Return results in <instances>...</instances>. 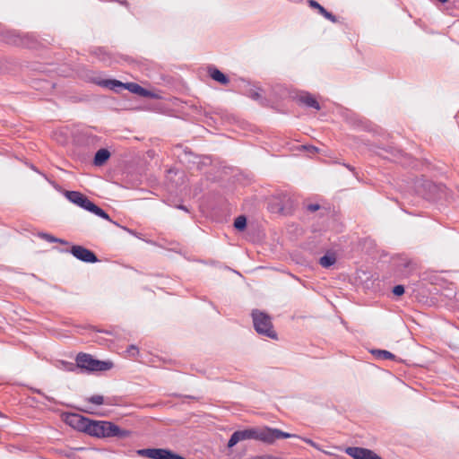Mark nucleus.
I'll use <instances>...</instances> for the list:
<instances>
[{
  "mask_svg": "<svg viewBox=\"0 0 459 459\" xmlns=\"http://www.w3.org/2000/svg\"><path fill=\"white\" fill-rule=\"evenodd\" d=\"M39 237L44 240H47L48 242L49 243H61V244H67L66 241L61 239V238H57L48 233H45V232H40L39 233Z\"/></svg>",
  "mask_w": 459,
  "mask_h": 459,
  "instance_id": "obj_17",
  "label": "nucleus"
},
{
  "mask_svg": "<svg viewBox=\"0 0 459 459\" xmlns=\"http://www.w3.org/2000/svg\"><path fill=\"white\" fill-rule=\"evenodd\" d=\"M295 99L299 103H301L308 108H313L316 110H319L321 108L317 100L307 91H300V92L297 93V95L295 96Z\"/></svg>",
  "mask_w": 459,
  "mask_h": 459,
  "instance_id": "obj_10",
  "label": "nucleus"
},
{
  "mask_svg": "<svg viewBox=\"0 0 459 459\" xmlns=\"http://www.w3.org/2000/svg\"><path fill=\"white\" fill-rule=\"evenodd\" d=\"M88 402L96 404V405H101L104 403V397L100 394H95L88 398Z\"/></svg>",
  "mask_w": 459,
  "mask_h": 459,
  "instance_id": "obj_20",
  "label": "nucleus"
},
{
  "mask_svg": "<svg viewBox=\"0 0 459 459\" xmlns=\"http://www.w3.org/2000/svg\"><path fill=\"white\" fill-rule=\"evenodd\" d=\"M98 85L108 88L116 91H119L121 89H126L132 93L138 94L143 97H148L150 92L143 88L141 85L135 82H122L115 79H105L95 82Z\"/></svg>",
  "mask_w": 459,
  "mask_h": 459,
  "instance_id": "obj_5",
  "label": "nucleus"
},
{
  "mask_svg": "<svg viewBox=\"0 0 459 459\" xmlns=\"http://www.w3.org/2000/svg\"><path fill=\"white\" fill-rule=\"evenodd\" d=\"M88 212L94 213L95 215L105 219L108 221H112L109 215L102 210L100 207L97 206L94 203L91 204V206H89Z\"/></svg>",
  "mask_w": 459,
  "mask_h": 459,
  "instance_id": "obj_15",
  "label": "nucleus"
},
{
  "mask_svg": "<svg viewBox=\"0 0 459 459\" xmlns=\"http://www.w3.org/2000/svg\"><path fill=\"white\" fill-rule=\"evenodd\" d=\"M70 252L75 258L84 263H96L99 261L97 255L91 250L82 246L74 245L71 247Z\"/></svg>",
  "mask_w": 459,
  "mask_h": 459,
  "instance_id": "obj_7",
  "label": "nucleus"
},
{
  "mask_svg": "<svg viewBox=\"0 0 459 459\" xmlns=\"http://www.w3.org/2000/svg\"><path fill=\"white\" fill-rule=\"evenodd\" d=\"M110 157V152L107 149H100L94 156L93 164L102 166Z\"/></svg>",
  "mask_w": 459,
  "mask_h": 459,
  "instance_id": "obj_13",
  "label": "nucleus"
},
{
  "mask_svg": "<svg viewBox=\"0 0 459 459\" xmlns=\"http://www.w3.org/2000/svg\"><path fill=\"white\" fill-rule=\"evenodd\" d=\"M347 168L350 169V170H352L353 169L351 167V166H347Z\"/></svg>",
  "mask_w": 459,
  "mask_h": 459,
  "instance_id": "obj_31",
  "label": "nucleus"
},
{
  "mask_svg": "<svg viewBox=\"0 0 459 459\" xmlns=\"http://www.w3.org/2000/svg\"><path fill=\"white\" fill-rule=\"evenodd\" d=\"M336 262L334 254H326L319 259V264L324 268H329Z\"/></svg>",
  "mask_w": 459,
  "mask_h": 459,
  "instance_id": "obj_14",
  "label": "nucleus"
},
{
  "mask_svg": "<svg viewBox=\"0 0 459 459\" xmlns=\"http://www.w3.org/2000/svg\"><path fill=\"white\" fill-rule=\"evenodd\" d=\"M65 421L73 429L97 438L124 439L132 434L130 430L121 429L111 421L91 420L78 413H67Z\"/></svg>",
  "mask_w": 459,
  "mask_h": 459,
  "instance_id": "obj_1",
  "label": "nucleus"
},
{
  "mask_svg": "<svg viewBox=\"0 0 459 459\" xmlns=\"http://www.w3.org/2000/svg\"><path fill=\"white\" fill-rule=\"evenodd\" d=\"M307 149L310 150L311 152H317V148L315 146H309Z\"/></svg>",
  "mask_w": 459,
  "mask_h": 459,
  "instance_id": "obj_29",
  "label": "nucleus"
},
{
  "mask_svg": "<svg viewBox=\"0 0 459 459\" xmlns=\"http://www.w3.org/2000/svg\"><path fill=\"white\" fill-rule=\"evenodd\" d=\"M75 361L81 371L88 373L108 371L114 366L110 360H100L94 359L92 355L83 352L77 354Z\"/></svg>",
  "mask_w": 459,
  "mask_h": 459,
  "instance_id": "obj_3",
  "label": "nucleus"
},
{
  "mask_svg": "<svg viewBox=\"0 0 459 459\" xmlns=\"http://www.w3.org/2000/svg\"><path fill=\"white\" fill-rule=\"evenodd\" d=\"M296 437V435L270 427L251 428L233 432L229 439L228 447L231 448L238 442L247 439H255L265 444H273L278 439Z\"/></svg>",
  "mask_w": 459,
  "mask_h": 459,
  "instance_id": "obj_2",
  "label": "nucleus"
},
{
  "mask_svg": "<svg viewBox=\"0 0 459 459\" xmlns=\"http://www.w3.org/2000/svg\"><path fill=\"white\" fill-rule=\"evenodd\" d=\"M371 353L379 359H394L395 356L392 352L385 350H372Z\"/></svg>",
  "mask_w": 459,
  "mask_h": 459,
  "instance_id": "obj_16",
  "label": "nucleus"
},
{
  "mask_svg": "<svg viewBox=\"0 0 459 459\" xmlns=\"http://www.w3.org/2000/svg\"><path fill=\"white\" fill-rule=\"evenodd\" d=\"M424 186H427V187H428V188H429V189H430L431 187H434V186H434L431 182H429V181H426V182L424 183Z\"/></svg>",
  "mask_w": 459,
  "mask_h": 459,
  "instance_id": "obj_27",
  "label": "nucleus"
},
{
  "mask_svg": "<svg viewBox=\"0 0 459 459\" xmlns=\"http://www.w3.org/2000/svg\"><path fill=\"white\" fill-rule=\"evenodd\" d=\"M65 196L73 204L88 211L92 202L83 194L78 191H65Z\"/></svg>",
  "mask_w": 459,
  "mask_h": 459,
  "instance_id": "obj_9",
  "label": "nucleus"
},
{
  "mask_svg": "<svg viewBox=\"0 0 459 459\" xmlns=\"http://www.w3.org/2000/svg\"><path fill=\"white\" fill-rule=\"evenodd\" d=\"M393 293L396 296H401L404 293V287L403 285H396L393 289Z\"/></svg>",
  "mask_w": 459,
  "mask_h": 459,
  "instance_id": "obj_21",
  "label": "nucleus"
},
{
  "mask_svg": "<svg viewBox=\"0 0 459 459\" xmlns=\"http://www.w3.org/2000/svg\"><path fill=\"white\" fill-rule=\"evenodd\" d=\"M137 454L149 459H185L183 456L165 448H144L138 450Z\"/></svg>",
  "mask_w": 459,
  "mask_h": 459,
  "instance_id": "obj_6",
  "label": "nucleus"
},
{
  "mask_svg": "<svg viewBox=\"0 0 459 459\" xmlns=\"http://www.w3.org/2000/svg\"><path fill=\"white\" fill-rule=\"evenodd\" d=\"M234 227L238 230H244L247 227V219L245 216L243 215H240L238 217L236 218L235 221H234Z\"/></svg>",
  "mask_w": 459,
  "mask_h": 459,
  "instance_id": "obj_18",
  "label": "nucleus"
},
{
  "mask_svg": "<svg viewBox=\"0 0 459 459\" xmlns=\"http://www.w3.org/2000/svg\"><path fill=\"white\" fill-rule=\"evenodd\" d=\"M305 443H307V445L313 446L314 448L317 449V450H320L322 451V449L320 448L319 445L316 444V442H314L312 439L310 438H307V437H302L301 438Z\"/></svg>",
  "mask_w": 459,
  "mask_h": 459,
  "instance_id": "obj_22",
  "label": "nucleus"
},
{
  "mask_svg": "<svg viewBox=\"0 0 459 459\" xmlns=\"http://www.w3.org/2000/svg\"><path fill=\"white\" fill-rule=\"evenodd\" d=\"M130 356H135L139 353V350L136 346L131 345L126 351Z\"/></svg>",
  "mask_w": 459,
  "mask_h": 459,
  "instance_id": "obj_23",
  "label": "nucleus"
},
{
  "mask_svg": "<svg viewBox=\"0 0 459 459\" xmlns=\"http://www.w3.org/2000/svg\"><path fill=\"white\" fill-rule=\"evenodd\" d=\"M207 73L212 80L220 82L222 85H227L230 82L229 77L215 66H208Z\"/></svg>",
  "mask_w": 459,
  "mask_h": 459,
  "instance_id": "obj_11",
  "label": "nucleus"
},
{
  "mask_svg": "<svg viewBox=\"0 0 459 459\" xmlns=\"http://www.w3.org/2000/svg\"><path fill=\"white\" fill-rule=\"evenodd\" d=\"M411 264V263L410 261L404 263V267H409L410 265Z\"/></svg>",
  "mask_w": 459,
  "mask_h": 459,
  "instance_id": "obj_30",
  "label": "nucleus"
},
{
  "mask_svg": "<svg viewBox=\"0 0 459 459\" xmlns=\"http://www.w3.org/2000/svg\"><path fill=\"white\" fill-rule=\"evenodd\" d=\"M178 208L181 209V210H183L185 212H188V209L185 205H178Z\"/></svg>",
  "mask_w": 459,
  "mask_h": 459,
  "instance_id": "obj_28",
  "label": "nucleus"
},
{
  "mask_svg": "<svg viewBox=\"0 0 459 459\" xmlns=\"http://www.w3.org/2000/svg\"><path fill=\"white\" fill-rule=\"evenodd\" d=\"M39 394L42 395L44 398H46L48 401L49 402H52V403H56V401L54 400V398H51L48 395H46L45 394H43L40 390H37L36 391Z\"/></svg>",
  "mask_w": 459,
  "mask_h": 459,
  "instance_id": "obj_26",
  "label": "nucleus"
},
{
  "mask_svg": "<svg viewBox=\"0 0 459 459\" xmlns=\"http://www.w3.org/2000/svg\"><path fill=\"white\" fill-rule=\"evenodd\" d=\"M61 363L64 366L63 368L65 370H66V371L74 372L77 369H80V368L78 367V363L77 362L75 364H74L72 362L62 361Z\"/></svg>",
  "mask_w": 459,
  "mask_h": 459,
  "instance_id": "obj_19",
  "label": "nucleus"
},
{
  "mask_svg": "<svg viewBox=\"0 0 459 459\" xmlns=\"http://www.w3.org/2000/svg\"><path fill=\"white\" fill-rule=\"evenodd\" d=\"M309 6L315 9H317L319 13L323 15L325 19L329 20L330 22L335 23L337 22V18L335 15H333L332 13L328 12L326 9H325L319 3H317L315 0L309 1Z\"/></svg>",
  "mask_w": 459,
  "mask_h": 459,
  "instance_id": "obj_12",
  "label": "nucleus"
},
{
  "mask_svg": "<svg viewBox=\"0 0 459 459\" xmlns=\"http://www.w3.org/2000/svg\"><path fill=\"white\" fill-rule=\"evenodd\" d=\"M249 96L253 99V100H258L260 98V94L258 93L257 91L255 90H251L250 91V93H249Z\"/></svg>",
  "mask_w": 459,
  "mask_h": 459,
  "instance_id": "obj_25",
  "label": "nucleus"
},
{
  "mask_svg": "<svg viewBox=\"0 0 459 459\" xmlns=\"http://www.w3.org/2000/svg\"><path fill=\"white\" fill-rule=\"evenodd\" d=\"M345 453L353 459H382L374 451L359 446H349Z\"/></svg>",
  "mask_w": 459,
  "mask_h": 459,
  "instance_id": "obj_8",
  "label": "nucleus"
},
{
  "mask_svg": "<svg viewBox=\"0 0 459 459\" xmlns=\"http://www.w3.org/2000/svg\"><path fill=\"white\" fill-rule=\"evenodd\" d=\"M254 328L260 335L271 339H277V333L273 329L272 318L269 315L258 309H254L251 313Z\"/></svg>",
  "mask_w": 459,
  "mask_h": 459,
  "instance_id": "obj_4",
  "label": "nucleus"
},
{
  "mask_svg": "<svg viewBox=\"0 0 459 459\" xmlns=\"http://www.w3.org/2000/svg\"><path fill=\"white\" fill-rule=\"evenodd\" d=\"M319 207H320V206H319V204H308V205H307V210H308L309 212H314L317 211V210L319 209Z\"/></svg>",
  "mask_w": 459,
  "mask_h": 459,
  "instance_id": "obj_24",
  "label": "nucleus"
}]
</instances>
